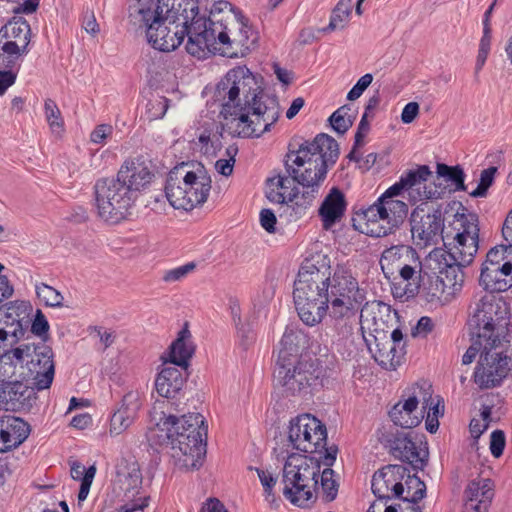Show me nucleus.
<instances>
[{
  "mask_svg": "<svg viewBox=\"0 0 512 512\" xmlns=\"http://www.w3.org/2000/svg\"><path fill=\"white\" fill-rule=\"evenodd\" d=\"M7 451L20 446L30 434V426L23 419L15 416H5Z\"/></svg>",
  "mask_w": 512,
  "mask_h": 512,
  "instance_id": "obj_39",
  "label": "nucleus"
},
{
  "mask_svg": "<svg viewBox=\"0 0 512 512\" xmlns=\"http://www.w3.org/2000/svg\"><path fill=\"white\" fill-rule=\"evenodd\" d=\"M185 34H146V41L156 50L171 52L183 42Z\"/></svg>",
  "mask_w": 512,
  "mask_h": 512,
  "instance_id": "obj_45",
  "label": "nucleus"
},
{
  "mask_svg": "<svg viewBox=\"0 0 512 512\" xmlns=\"http://www.w3.org/2000/svg\"><path fill=\"white\" fill-rule=\"evenodd\" d=\"M417 390L424 412L436 419L442 416L444 412V405L439 396H432L431 386L427 383H423V385L417 386Z\"/></svg>",
  "mask_w": 512,
  "mask_h": 512,
  "instance_id": "obj_43",
  "label": "nucleus"
},
{
  "mask_svg": "<svg viewBox=\"0 0 512 512\" xmlns=\"http://www.w3.org/2000/svg\"><path fill=\"white\" fill-rule=\"evenodd\" d=\"M494 498V483L489 478L470 480L463 493V512H487Z\"/></svg>",
  "mask_w": 512,
  "mask_h": 512,
  "instance_id": "obj_25",
  "label": "nucleus"
},
{
  "mask_svg": "<svg viewBox=\"0 0 512 512\" xmlns=\"http://www.w3.org/2000/svg\"><path fill=\"white\" fill-rule=\"evenodd\" d=\"M113 127L109 124L97 125L91 132L90 140L95 144H103L105 139L111 136Z\"/></svg>",
  "mask_w": 512,
  "mask_h": 512,
  "instance_id": "obj_63",
  "label": "nucleus"
},
{
  "mask_svg": "<svg viewBox=\"0 0 512 512\" xmlns=\"http://www.w3.org/2000/svg\"><path fill=\"white\" fill-rule=\"evenodd\" d=\"M437 180L443 179L444 181L450 183V186L453 187L455 191H464V179L465 174L463 169L460 166H448L443 163L437 164Z\"/></svg>",
  "mask_w": 512,
  "mask_h": 512,
  "instance_id": "obj_44",
  "label": "nucleus"
},
{
  "mask_svg": "<svg viewBox=\"0 0 512 512\" xmlns=\"http://www.w3.org/2000/svg\"><path fill=\"white\" fill-rule=\"evenodd\" d=\"M471 337V345L467 349L466 353L462 357V363L467 365L474 361L476 355L481 354L484 351L485 346H488V341H485L475 335H470Z\"/></svg>",
  "mask_w": 512,
  "mask_h": 512,
  "instance_id": "obj_57",
  "label": "nucleus"
},
{
  "mask_svg": "<svg viewBox=\"0 0 512 512\" xmlns=\"http://www.w3.org/2000/svg\"><path fill=\"white\" fill-rule=\"evenodd\" d=\"M426 495L425 483L416 475L408 476L406 480V495L401 497L408 503V509L411 511V506L422 500Z\"/></svg>",
  "mask_w": 512,
  "mask_h": 512,
  "instance_id": "obj_46",
  "label": "nucleus"
},
{
  "mask_svg": "<svg viewBox=\"0 0 512 512\" xmlns=\"http://www.w3.org/2000/svg\"><path fill=\"white\" fill-rule=\"evenodd\" d=\"M375 340L377 341V349L374 353L375 361L385 369H395L401 362V350L395 347L393 341H388L387 339L378 341L377 336H375Z\"/></svg>",
  "mask_w": 512,
  "mask_h": 512,
  "instance_id": "obj_40",
  "label": "nucleus"
},
{
  "mask_svg": "<svg viewBox=\"0 0 512 512\" xmlns=\"http://www.w3.org/2000/svg\"><path fill=\"white\" fill-rule=\"evenodd\" d=\"M327 272L310 262L303 264L294 283V301H329Z\"/></svg>",
  "mask_w": 512,
  "mask_h": 512,
  "instance_id": "obj_21",
  "label": "nucleus"
},
{
  "mask_svg": "<svg viewBox=\"0 0 512 512\" xmlns=\"http://www.w3.org/2000/svg\"><path fill=\"white\" fill-rule=\"evenodd\" d=\"M373 81V76L370 73L363 75L357 83L352 87V89L347 94V99L349 101H354L358 99L363 92L369 87V85Z\"/></svg>",
  "mask_w": 512,
  "mask_h": 512,
  "instance_id": "obj_60",
  "label": "nucleus"
},
{
  "mask_svg": "<svg viewBox=\"0 0 512 512\" xmlns=\"http://www.w3.org/2000/svg\"><path fill=\"white\" fill-rule=\"evenodd\" d=\"M288 440L292 447L305 453H320L325 468L320 475L321 487L327 501L336 498L338 484L334 480V471L330 468L336 461L338 448L327 446V429L318 418L311 414L298 415L290 420Z\"/></svg>",
  "mask_w": 512,
  "mask_h": 512,
  "instance_id": "obj_4",
  "label": "nucleus"
},
{
  "mask_svg": "<svg viewBox=\"0 0 512 512\" xmlns=\"http://www.w3.org/2000/svg\"><path fill=\"white\" fill-rule=\"evenodd\" d=\"M236 327L238 343L244 350H247L255 342L256 334L249 323L239 322Z\"/></svg>",
  "mask_w": 512,
  "mask_h": 512,
  "instance_id": "obj_54",
  "label": "nucleus"
},
{
  "mask_svg": "<svg viewBox=\"0 0 512 512\" xmlns=\"http://www.w3.org/2000/svg\"><path fill=\"white\" fill-rule=\"evenodd\" d=\"M15 361L26 368L36 390L50 388L55 374L54 353L45 343H23L11 350Z\"/></svg>",
  "mask_w": 512,
  "mask_h": 512,
  "instance_id": "obj_14",
  "label": "nucleus"
},
{
  "mask_svg": "<svg viewBox=\"0 0 512 512\" xmlns=\"http://www.w3.org/2000/svg\"><path fill=\"white\" fill-rule=\"evenodd\" d=\"M390 318V306L380 301L366 303L361 309L360 322L362 328H367L376 333H386L385 329Z\"/></svg>",
  "mask_w": 512,
  "mask_h": 512,
  "instance_id": "obj_30",
  "label": "nucleus"
},
{
  "mask_svg": "<svg viewBox=\"0 0 512 512\" xmlns=\"http://www.w3.org/2000/svg\"><path fill=\"white\" fill-rule=\"evenodd\" d=\"M116 178L124 183L125 187L138 199L151 184L154 174L145 162L139 159H127L118 170Z\"/></svg>",
  "mask_w": 512,
  "mask_h": 512,
  "instance_id": "obj_24",
  "label": "nucleus"
},
{
  "mask_svg": "<svg viewBox=\"0 0 512 512\" xmlns=\"http://www.w3.org/2000/svg\"><path fill=\"white\" fill-rule=\"evenodd\" d=\"M216 98L221 104L264 101L263 93L255 75L245 66L230 69L217 84Z\"/></svg>",
  "mask_w": 512,
  "mask_h": 512,
  "instance_id": "obj_16",
  "label": "nucleus"
},
{
  "mask_svg": "<svg viewBox=\"0 0 512 512\" xmlns=\"http://www.w3.org/2000/svg\"><path fill=\"white\" fill-rule=\"evenodd\" d=\"M130 22L138 29L158 31L181 28L180 32H227L236 29L242 32L253 29L242 12L228 1H216L209 17L199 16L197 0H156L147 8L130 11Z\"/></svg>",
  "mask_w": 512,
  "mask_h": 512,
  "instance_id": "obj_1",
  "label": "nucleus"
},
{
  "mask_svg": "<svg viewBox=\"0 0 512 512\" xmlns=\"http://www.w3.org/2000/svg\"><path fill=\"white\" fill-rule=\"evenodd\" d=\"M280 115L275 98L249 103L221 104V129L232 137H260L269 131Z\"/></svg>",
  "mask_w": 512,
  "mask_h": 512,
  "instance_id": "obj_6",
  "label": "nucleus"
},
{
  "mask_svg": "<svg viewBox=\"0 0 512 512\" xmlns=\"http://www.w3.org/2000/svg\"><path fill=\"white\" fill-rule=\"evenodd\" d=\"M322 369L312 357L277 360L275 386L287 397H306L322 386Z\"/></svg>",
  "mask_w": 512,
  "mask_h": 512,
  "instance_id": "obj_7",
  "label": "nucleus"
},
{
  "mask_svg": "<svg viewBox=\"0 0 512 512\" xmlns=\"http://www.w3.org/2000/svg\"><path fill=\"white\" fill-rule=\"evenodd\" d=\"M446 288L443 283L437 277L435 280L429 281L428 285L424 284L420 286L419 292L427 302L439 301Z\"/></svg>",
  "mask_w": 512,
  "mask_h": 512,
  "instance_id": "obj_52",
  "label": "nucleus"
},
{
  "mask_svg": "<svg viewBox=\"0 0 512 512\" xmlns=\"http://www.w3.org/2000/svg\"><path fill=\"white\" fill-rule=\"evenodd\" d=\"M207 425L200 413H189L180 418L162 416L149 433V439L157 444L170 445L173 457L178 458L187 469H198L206 454Z\"/></svg>",
  "mask_w": 512,
  "mask_h": 512,
  "instance_id": "obj_3",
  "label": "nucleus"
},
{
  "mask_svg": "<svg viewBox=\"0 0 512 512\" xmlns=\"http://www.w3.org/2000/svg\"><path fill=\"white\" fill-rule=\"evenodd\" d=\"M320 474V461L307 455L290 454L283 468V494L291 503L304 506L313 497Z\"/></svg>",
  "mask_w": 512,
  "mask_h": 512,
  "instance_id": "obj_10",
  "label": "nucleus"
},
{
  "mask_svg": "<svg viewBox=\"0 0 512 512\" xmlns=\"http://www.w3.org/2000/svg\"><path fill=\"white\" fill-rule=\"evenodd\" d=\"M510 341L511 339H501L489 342L481 352L473 375L474 382L480 389L497 387L508 376Z\"/></svg>",
  "mask_w": 512,
  "mask_h": 512,
  "instance_id": "obj_15",
  "label": "nucleus"
},
{
  "mask_svg": "<svg viewBox=\"0 0 512 512\" xmlns=\"http://www.w3.org/2000/svg\"><path fill=\"white\" fill-rule=\"evenodd\" d=\"M145 403V389L138 385L129 387L116 403L110 417L109 434L118 436L128 430L139 418Z\"/></svg>",
  "mask_w": 512,
  "mask_h": 512,
  "instance_id": "obj_20",
  "label": "nucleus"
},
{
  "mask_svg": "<svg viewBox=\"0 0 512 512\" xmlns=\"http://www.w3.org/2000/svg\"><path fill=\"white\" fill-rule=\"evenodd\" d=\"M98 216L105 222L116 224L125 219L137 198L116 178H101L94 185Z\"/></svg>",
  "mask_w": 512,
  "mask_h": 512,
  "instance_id": "obj_12",
  "label": "nucleus"
},
{
  "mask_svg": "<svg viewBox=\"0 0 512 512\" xmlns=\"http://www.w3.org/2000/svg\"><path fill=\"white\" fill-rule=\"evenodd\" d=\"M294 302L300 319L308 326L320 323L327 312L330 314V302L324 300Z\"/></svg>",
  "mask_w": 512,
  "mask_h": 512,
  "instance_id": "obj_38",
  "label": "nucleus"
},
{
  "mask_svg": "<svg viewBox=\"0 0 512 512\" xmlns=\"http://www.w3.org/2000/svg\"><path fill=\"white\" fill-rule=\"evenodd\" d=\"M15 358L12 356L11 350L5 351L0 357V383H7L8 379L12 378L15 374V365L13 363Z\"/></svg>",
  "mask_w": 512,
  "mask_h": 512,
  "instance_id": "obj_55",
  "label": "nucleus"
},
{
  "mask_svg": "<svg viewBox=\"0 0 512 512\" xmlns=\"http://www.w3.org/2000/svg\"><path fill=\"white\" fill-rule=\"evenodd\" d=\"M420 402L417 387L414 389L413 394L408 397L403 403L398 402L393 406L389 412V416L393 423L405 429L416 427L420 422L422 415L419 417L415 414L417 406Z\"/></svg>",
  "mask_w": 512,
  "mask_h": 512,
  "instance_id": "obj_31",
  "label": "nucleus"
},
{
  "mask_svg": "<svg viewBox=\"0 0 512 512\" xmlns=\"http://www.w3.org/2000/svg\"><path fill=\"white\" fill-rule=\"evenodd\" d=\"M430 262H434V269H437L441 275L439 280L443 285L453 291H457L462 287L464 282V273L462 268L467 265H460L458 261H448L447 257L445 260L442 259H429Z\"/></svg>",
  "mask_w": 512,
  "mask_h": 512,
  "instance_id": "obj_35",
  "label": "nucleus"
},
{
  "mask_svg": "<svg viewBox=\"0 0 512 512\" xmlns=\"http://www.w3.org/2000/svg\"><path fill=\"white\" fill-rule=\"evenodd\" d=\"M196 268L194 262L186 263L182 266L175 267L173 269H169L164 272L162 276V280L166 283H174L177 281H181L188 274L192 273Z\"/></svg>",
  "mask_w": 512,
  "mask_h": 512,
  "instance_id": "obj_53",
  "label": "nucleus"
},
{
  "mask_svg": "<svg viewBox=\"0 0 512 512\" xmlns=\"http://www.w3.org/2000/svg\"><path fill=\"white\" fill-rule=\"evenodd\" d=\"M115 482L127 499V502L119 507V512H135L148 506L149 496L136 498L140 495L143 482L140 465L137 461L122 459L116 466Z\"/></svg>",
  "mask_w": 512,
  "mask_h": 512,
  "instance_id": "obj_19",
  "label": "nucleus"
},
{
  "mask_svg": "<svg viewBox=\"0 0 512 512\" xmlns=\"http://www.w3.org/2000/svg\"><path fill=\"white\" fill-rule=\"evenodd\" d=\"M231 38L229 34H218V54L224 57L235 58L243 57L253 49L257 44L256 34L250 39L248 34H233Z\"/></svg>",
  "mask_w": 512,
  "mask_h": 512,
  "instance_id": "obj_33",
  "label": "nucleus"
},
{
  "mask_svg": "<svg viewBox=\"0 0 512 512\" xmlns=\"http://www.w3.org/2000/svg\"><path fill=\"white\" fill-rule=\"evenodd\" d=\"M505 261L512 263V244L491 248L486 255V260L482 267L500 268Z\"/></svg>",
  "mask_w": 512,
  "mask_h": 512,
  "instance_id": "obj_48",
  "label": "nucleus"
},
{
  "mask_svg": "<svg viewBox=\"0 0 512 512\" xmlns=\"http://www.w3.org/2000/svg\"><path fill=\"white\" fill-rule=\"evenodd\" d=\"M29 42L30 34H25L21 44H18L16 41H6L2 45L1 50L10 57H18L26 52Z\"/></svg>",
  "mask_w": 512,
  "mask_h": 512,
  "instance_id": "obj_59",
  "label": "nucleus"
},
{
  "mask_svg": "<svg viewBox=\"0 0 512 512\" xmlns=\"http://www.w3.org/2000/svg\"><path fill=\"white\" fill-rule=\"evenodd\" d=\"M408 206L402 200H388L379 197L375 203L362 211L365 221L363 233L372 237H383L392 233L403 223Z\"/></svg>",
  "mask_w": 512,
  "mask_h": 512,
  "instance_id": "obj_17",
  "label": "nucleus"
},
{
  "mask_svg": "<svg viewBox=\"0 0 512 512\" xmlns=\"http://www.w3.org/2000/svg\"><path fill=\"white\" fill-rule=\"evenodd\" d=\"M7 405L10 403L13 407L25 406L30 404L32 398L35 399L33 387H28L19 381L5 383Z\"/></svg>",
  "mask_w": 512,
  "mask_h": 512,
  "instance_id": "obj_41",
  "label": "nucleus"
},
{
  "mask_svg": "<svg viewBox=\"0 0 512 512\" xmlns=\"http://www.w3.org/2000/svg\"><path fill=\"white\" fill-rule=\"evenodd\" d=\"M411 233L419 245H435L445 236L439 204L422 202L411 213Z\"/></svg>",
  "mask_w": 512,
  "mask_h": 512,
  "instance_id": "obj_18",
  "label": "nucleus"
},
{
  "mask_svg": "<svg viewBox=\"0 0 512 512\" xmlns=\"http://www.w3.org/2000/svg\"><path fill=\"white\" fill-rule=\"evenodd\" d=\"M346 199L343 192L333 187L325 196L319 207V216L323 222V227L329 229L336 222L340 221L346 211Z\"/></svg>",
  "mask_w": 512,
  "mask_h": 512,
  "instance_id": "obj_29",
  "label": "nucleus"
},
{
  "mask_svg": "<svg viewBox=\"0 0 512 512\" xmlns=\"http://www.w3.org/2000/svg\"><path fill=\"white\" fill-rule=\"evenodd\" d=\"M496 172L497 168L494 166L484 169L480 174V181L477 188L470 192V195L476 198L485 197L489 187L493 184Z\"/></svg>",
  "mask_w": 512,
  "mask_h": 512,
  "instance_id": "obj_51",
  "label": "nucleus"
},
{
  "mask_svg": "<svg viewBox=\"0 0 512 512\" xmlns=\"http://www.w3.org/2000/svg\"><path fill=\"white\" fill-rule=\"evenodd\" d=\"M509 311L505 302L485 295L472 308L468 320L470 335L488 342L511 339Z\"/></svg>",
  "mask_w": 512,
  "mask_h": 512,
  "instance_id": "obj_11",
  "label": "nucleus"
},
{
  "mask_svg": "<svg viewBox=\"0 0 512 512\" xmlns=\"http://www.w3.org/2000/svg\"><path fill=\"white\" fill-rule=\"evenodd\" d=\"M162 366L155 380V389L164 398H174L185 382L182 371L175 366Z\"/></svg>",
  "mask_w": 512,
  "mask_h": 512,
  "instance_id": "obj_34",
  "label": "nucleus"
},
{
  "mask_svg": "<svg viewBox=\"0 0 512 512\" xmlns=\"http://www.w3.org/2000/svg\"><path fill=\"white\" fill-rule=\"evenodd\" d=\"M353 8L352 0H339L331 11L328 29L344 30L351 19Z\"/></svg>",
  "mask_w": 512,
  "mask_h": 512,
  "instance_id": "obj_42",
  "label": "nucleus"
},
{
  "mask_svg": "<svg viewBox=\"0 0 512 512\" xmlns=\"http://www.w3.org/2000/svg\"><path fill=\"white\" fill-rule=\"evenodd\" d=\"M405 468L400 465H388L374 473L371 488L379 500L402 497L404 487L401 478Z\"/></svg>",
  "mask_w": 512,
  "mask_h": 512,
  "instance_id": "obj_23",
  "label": "nucleus"
},
{
  "mask_svg": "<svg viewBox=\"0 0 512 512\" xmlns=\"http://www.w3.org/2000/svg\"><path fill=\"white\" fill-rule=\"evenodd\" d=\"M188 40L186 51L198 59H204L210 54H218V34H186Z\"/></svg>",
  "mask_w": 512,
  "mask_h": 512,
  "instance_id": "obj_37",
  "label": "nucleus"
},
{
  "mask_svg": "<svg viewBox=\"0 0 512 512\" xmlns=\"http://www.w3.org/2000/svg\"><path fill=\"white\" fill-rule=\"evenodd\" d=\"M454 234L446 232L442 241L446 249L436 248L429 254V259L458 261L460 265H470L479 248L478 219L474 214L457 211L452 223Z\"/></svg>",
  "mask_w": 512,
  "mask_h": 512,
  "instance_id": "obj_9",
  "label": "nucleus"
},
{
  "mask_svg": "<svg viewBox=\"0 0 512 512\" xmlns=\"http://www.w3.org/2000/svg\"><path fill=\"white\" fill-rule=\"evenodd\" d=\"M480 285L490 292H502L512 287V263L505 261L500 268L481 267Z\"/></svg>",
  "mask_w": 512,
  "mask_h": 512,
  "instance_id": "obj_28",
  "label": "nucleus"
},
{
  "mask_svg": "<svg viewBox=\"0 0 512 512\" xmlns=\"http://www.w3.org/2000/svg\"><path fill=\"white\" fill-rule=\"evenodd\" d=\"M338 156V143L327 134H319L286 154L285 170L302 189L301 205L308 207L312 204L326 179L328 167L336 162Z\"/></svg>",
  "mask_w": 512,
  "mask_h": 512,
  "instance_id": "obj_2",
  "label": "nucleus"
},
{
  "mask_svg": "<svg viewBox=\"0 0 512 512\" xmlns=\"http://www.w3.org/2000/svg\"><path fill=\"white\" fill-rule=\"evenodd\" d=\"M434 323L430 317H421L415 328L412 330V336L414 337H426L433 331Z\"/></svg>",
  "mask_w": 512,
  "mask_h": 512,
  "instance_id": "obj_64",
  "label": "nucleus"
},
{
  "mask_svg": "<svg viewBox=\"0 0 512 512\" xmlns=\"http://www.w3.org/2000/svg\"><path fill=\"white\" fill-rule=\"evenodd\" d=\"M306 345L307 336L302 330L292 327L286 328L280 341V349L277 360H282L283 356H286L287 358L309 357L308 355L300 354V351L304 349Z\"/></svg>",
  "mask_w": 512,
  "mask_h": 512,
  "instance_id": "obj_36",
  "label": "nucleus"
},
{
  "mask_svg": "<svg viewBox=\"0 0 512 512\" xmlns=\"http://www.w3.org/2000/svg\"><path fill=\"white\" fill-rule=\"evenodd\" d=\"M491 43V36L489 34H484L479 43V50L475 63L476 74H478L485 65V62L491 50Z\"/></svg>",
  "mask_w": 512,
  "mask_h": 512,
  "instance_id": "obj_58",
  "label": "nucleus"
},
{
  "mask_svg": "<svg viewBox=\"0 0 512 512\" xmlns=\"http://www.w3.org/2000/svg\"><path fill=\"white\" fill-rule=\"evenodd\" d=\"M407 186L409 200L413 203L418 201L427 202V200L441 198L445 193L446 187L442 183L427 185V181L432 177V171L427 165H420L416 169L403 173Z\"/></svg>",
  "mask_w": 512,
  "mask_h": 512,
  "instance_id": "obj_22",
  "label": "nucleus"
},
{
  "mask_svg": "<svg viewBox=\"0 0 512 512\" xmlns=\"http://www.w3.org/2000/svg\"><path fill=\"white\" fill-rule=\"evenodd\" d=\"M380 266L387 278L398 273L400 278L407 282L405 294L408 297L417 295L420 289L422 262L413 247L399 244L385 249L381 254Z\"/></svg>",
  "mask_w": 512,
  "mask_h": 512,
  "instance_id": "obj_13",
  "label": "nucleus"
},
{
  "mask_svg": "<svg viewBox=\"0 0 512 512\" xmlns=\"http://www.w3.org/2000/svg\"><path fill=\"white\" fill-rule=\"evenodd\" d=\"M0 32H31L26 18L18 12L1 28Z\"/></svg>",
  "mask_w": 512,
  "mask_h": 512,
  "instance_id": "obj_56",
  "label": "nucleus"
},
{
  "mask_svg": "<svg viewBox=\"0 0 512 512\" xmlns=\"http://www.w3.org/2000/svg\"><path fill=\"white\" fill-rule=\"evenodd\" d=\"M329 121L332 128L339 134H344L353 124L352 117H344L336 113L330 116Z\"/></svg>",
  "mask_w": 512,
  "mask_h": 512,
  "instance_id": "obj_62",
  "label": "nucleus"
},
{
  "mask_svg": "<svg viewBox=\"0 0 512 512\" xmlns=\"http://www.w3.org/2000/svg\"><path fill=\"white\" fill-rule=\"evenodd\" d=\"M36 294L38 299L45 305L49 307H62L64 297L62 294L45 283H40L36 285Z\"/></svg>",
  "mask_w": 512,
  "mask_h": 512,
  "instance_id": "obj_50",
  "label": "nucleus"
},
{
  "mask_svg": "<svg viewBox=\"0 0 512 512\" xmlns=\"http://www.w3.org/2000/svg\"><path fill=\"white\" fill-rule=\"evenodd\" d=\"M211 187V176L202 165L189 171L180 167L169 173L165 193L172 207L190 211L207 201Z\"/></svg>",
  "mask_w": 512,
  "mask_h": 512,
  "instance_id": "obj_8",
  "label": "nucleus"
},
{
  "mask_svg": "<svg viewBox=\"0 0 512 512\" xmlns=\"http://www.w3.org/2000/svg\"><path fill=\"white\" fill-rule=\"evenodd\" d=\"M44 112L52 133L61 136L64 131V119L56 102L52 99H46L44 102Z\"/></svg>",
  "mask_w": 512,
  "mask_h": 512,
  "instance_id": "obj_47",
  "label": "nucleus"
},
{
  "mask_svg": "<svg viewBox=\"0 0 512 512\" xmlns=\"http://www.w3.org/2000/svg\"><path fill=\"white\" fill-rule=\"evenodd\" d=\"M295 183L289 175L287 177L277 175L269 178L267 180V197L276 203L295 202L299 209L298 213H301L307 207L301 205L303 203L302 189Z\"/></svg>",
  "mask_w": 512,
  "mask_h": 512,
  "instance_id": "obj_26",
  "label": "nucleus"
},
{
  "mask_svg": "<svg viewBox=\"0 0 512 512\" xmlns=\"http://www.w3.org/2000/svg\"><path fill=\"white\" fill-rule=\"evenodd\" d=\"M391 452L396 457L411 464L414 468H422L425 465L427 452L421 453L407 434H397L390 444Z\"/></svg>",
  "mask_w": 512,
  "mask_h": 512,
  "instance_id": "obj_32",
  "label": "nucleus"
},
{
  "mask_svg": "<svg viewBox=\"0 0 512 512\" xmlns=\"http://www.w3.org/2000/svg\"><path fill=\"white\" fill-rule=\"evenodd\" d=\"M24 333L20 321H13L7 328H0V349L3 350V353L8 351L7 347L16 344L24 336Z\"/></svg>",
  "mask_w": 512,
  "mask_h": 512,
  "instance_id": "obj_49",
  "label": "nucleus"
},
{
  "mask_svg": "<svg viewBox=\"0 0 512 512\" xmlns=\"http://www.w3.org/2000/svg\"><path fill=\"white\" fill-rule=\"evenodd\" d=\"M505 434L501 430H495L490 436V451L495 458H499L505 448Z\"/></svg>",
  "mask_w": 512,
  "mask_h": 512,
  "instance_id": "obj_61",
  "label": "nucleus"
},
{
  "mask_svg": "<svg viewBox=\"0 0 512 512\" xmlns=\"http://www.w3.org/2000/svg\"><path fill=\"white\" fill-rule=\"evenodd\" d=\"M193 353L194 345L191 341V333L187 327H184L179 331L169 350L161 356V359L163 365L186 368Z\"/></svg>",
  "mask_w": 512,
  "mask_h": 512,
  "instance_id": "obj_27",
  "label": "nucleus"
},
{
  "mask_svg": "<svg viewBox=\"0 0 512 512\" xmlns=\"http://www.w3.org/2000/svg\"><path fill=\"white\" fill-rule=\"evenodd\" d=\"M330 318L341 339L353 334L355 318L365 301V291L349 264H337L332 273H327Z\"/></svg>",
  "mask_w": 512,
  "mask_h": 512,
  "instance_id": "obj_5",
  "label": "nucleus"
}]
</instances>
